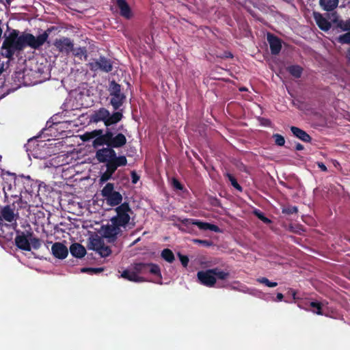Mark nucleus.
Masks as SVG:
<instances>
[{
	"mask_svg": "<svg viewBox=\"0 0 350 350\" xmlns=\"http://www.w3.org/2000/svg\"><path fill=\"white\" fill-rule=\"evenodd\" d=\"M115 211L117 215L111 219V223L123 227L126 226L131 219L129 213H132L129 203L127 202L122 203L116 208Z\"/></svg>",
	"mask_w": 350,
	"mask_h": 350,
	"instance_id": "39448f33",
	"label": "nucleus"
},
{
	"mask_svg": "<svg viewBox=\"0 0 350 350\" xmlns=\"http://www.w3.org/2000/svg\"><path fill=\"white\" fill-rule=\"evenodd\" d=\"M225 176L228 178V180L230 182L232 187H234L236 189L239 191H243L242 187L238 183L236 178L230 173H226Z\"/></svg>",
	"mask_w": 350,
	"mask_h": 350,
	"instance_id": "2f4dec72",
	"label": "nucleus"
},
{
	"mask_svg": "<svg viewBox=\"0 0 350 350\" xmlns=\"http://www.w3.org/2000/svg\"><path fill=\"white\" fill-rule=\"evenodd\" d=\"M133 269L137 271V275L140 274H146L148 273L152 274L155 276H157L159 278V281L157 282L158 284H162V275L161 272L160 267L154 263H144V262H139L135 263L133 266Z\"/></svg>",
	"mask_w": 350,
	"mask_h": 350,
	"instance_id": "0eeeda50",
	"label": "nucleus"
},
{
	"mask_svg": "<svg viewBox=\"0 0 350 350\" xmlns=\"http://www.w3.org/2000/svg\"><path fill=\"white\" fill-rule=\"evenodd\" d=\"M89 67L92 71L100 70L105 72H109L113 69L111 60L104 56H100L98 59L90 62Z\"/></svg>",
	"mask_w": 350,
	"mask_h": 350,
	"instance_id": "1a4fd4ad",
	"label": "nucleus"
},
{
	"mask_svg": "<svg viewBox=\"0 0 350 350\" xmlns=\"http://www.w3.org/2000/svg\"><path fill=\"white\" fill-rule=\"evenodd\" d=\"M30 245L35 250H38L41 246V241L40 239L37 237L30 238Z\"/></svg>",
	"mask_w": 350,
	"mask_h": 350,
	"instance_id": "a19ab883",
	"label": "nucleus"
},
{
	"mask_svg": "<svg viewBox=\"0 0 350 350\" xmlns=\"http://www.w3.org/2000/svg\"><path fill=\"white\" fill-rule=\"evenodd\" d=\"M214 271V276L215 277V280L217 281V279L220 280H228L230 276V273L229 271L221 270L219 268H213Z\"/></svg>",
	"mask_w": 350,
	"mask_h": 350,
	"instance_id": "cd10ccee",
	"label": "nucleus"
},
{
	"mask_svg": "<svg viewBox=\"0 0 350 350\" xmlns=\"http://www.w3.org/2000/svg\"><path fill=\"white\" fill-rule=\"evenodd\" d=\"M256 215L264 223H265V224L271 223V220L269 218L266 217L262 213H258L256 211Z\"/></svg>",
	"mask_w": 350,
	"mask_h": 350,
	"instance_id": "a18cd8bd",
	"label": "nucleus"
},
{
	"mask_svg": "<svg viewBox=\"0 0 350 350\" xmlns=\"http://www.w3.org/2000/svg\"><path fill=\"white\" fill-rule=\"evenodd\" d=\"M283 298H284V295H283V294H282V293H278L277 294L276 301H282Z\"/></svg>",
	"mask_w": 350,
	"mask_h": 350,
	"instance_id": "09e8293b",
	"label": "nucleus"
},
{
	"mask_svg": "<svg viewBox=\"0 0 350 350\" xmlns=\"http://www.w3.org/2000/svg\"><path fill=\"white\" fill-rule=\"evenodd\" d=\"M33 233L32 231L29 230L26 232L25 236L27 237V239L30 241V238H33Z\"/></svg>",
	"mask_w": 350,
	"mask_h": 350,
	"instance_id": "8fccbe9b",
	"label": "nucleus"
},
{
	"mask_svg": "<svg viewBox=\"0 0 350 350\" xmlns=\"http://www.w3.org/2000/svg\"><path fill=\"white\" fill-rule=\"evenodd\" d=\"M178 256L180 259V261L182 265L184 267H187L188 266L189 261L188 256H185V255H183L180 252L178 253Z\"/></svg>",
	"mask_w": 350,
	"mask_h": 350,
	"instance_id": "79ce46f5",
	"label": "nucleus"
},
{
	"mask_svg": "<svg viewBox=\"0 0 350 350\" xmlns=\"http://www.w3.org/2000/svg\"><path fill=\"white\" fill-rule=\"evenodd\" d=\"M193 241L206 247L213 245V241L210 240L194 239Z\"/></svg>",
	"mask_w": 350,
	"mask_h": 350,
	"instance_id": "37998d69",
	"label": "nucleus"
},
{
	"mask_svg": "<svg viewBox=\"0 0 350 350\" xmlns=\"http://www.w3.org/2000/svg\"><path fill=\"white\" fill-rule=\"evenodd\" d=\"M161 256L169 263H172L175 260L173 252L168 248H165L161 251Z\"/></svg>",
	"mask_w": 350,
	"mask_h": 350,
	"instance_id": "c85d7f7f",
	"label": "nucleus"
},
{
	"mask_svg": "<svg viewBox=\"0 0 350 350\" xmlns=\"http://www.w3.org/2000/svg\"><path fill=\"white\" fill-rule=\"evenodd\" d=\"M292 293H293L292 295H293V298L295 299V294H296L295 291H292Z\"/></svg>",
	"mask_w": 350,
	"mask_h": 350,
	"instance_id": "864d4df0",
	"label": "nucleus"
},
{
	"mask_svg": "<svg viewBox=\"0 0 350 350\" xmlns=\"http://www.w3.org/2000/svg\"><path fill=\"white\" fill-rule=\"evenodd\" d=\"M303 70V68L299 65H292L286 68V70L288 72V73L297 79L301 77Z\"/></svg>",
	"mask_w": 350,
	"mask_h": 350,
	"instance_id": "bb28decb",
	"label": "nucleus"
},
{
	"mask_svg": "<svg viewBox=\"0 0 350 350\" xmlns=\"http://www.w3.org/2000/svg\"><path fill=\"white\" fill-rule=\"evenodd\" d=\"M4 70V64L3 63L0 64V75Z\"/></svg>",
	"mask_w": 350,
	"mask_h": 350,
	"instance_id": "603ef678",
	"label": "nucleus"
},
{
	"mask_svg": "<svg viewBox=\"0 0 350 350\" xmlns=\"http://www.w3.org/2000/svg\"><path fill=\"white\" fill-rule=\"evenodd\" d=\"M50 31V29H47L43 33L35 37L29 33H23L19 35L18 30L12 29L3 40L1 49L4 51L1 54L4 57L11 59L16 51H21L27 46L37 49L47 40Z\"/></svg>",
	"mask_w": 350,
	"mask_h": 350,
	"instance_id": "f257e3e1",
	"label": "nucleus"
},
{
	"mask_svg": "<svg viewBox=\"0 0 350 350\" xmlns=\"http://www.w3.org/2000/svg\"><path fill=\"white\" fill-rule=\"evenodd\" d=\"M267 42L270 46L271 53L277 55L282 49V40L273 33H268L267 36Z\"/></svg>",
	"mask_w": 350,
	"mask_h": 350,
	"instance_id": "2eb2a0df",
	"label": "nucleus"
},
{
	"mask_svg": "<svg viewBox=\"0 0 350 350\" xmlns=\"http://www.w3.org/2000/svg\"><path fill=\"white\" fill-rule=\"evenodd\" d=\"M172 185L174 187L178 190H183V185L180 183L179 180H178L176 178H174L172 180Z\"/></svg>",
	"mask_w": 350,
	"mask_h": 350,
	"instance_id": "49530a36",
	"label": "nucleus"
},
{
	"mask_svg": "<svg viewBox=\"0 0 350 350\" xmlns=\"http://www.w3.org/2000/svg\"><path fill=\"white\" fill-rule=\"evenodd\" d=\"M319 5L323 10L331 12L337 8L338 0H319Z\"/></svg>",
	"mask_w": 350,
	"mask_h": 350,
	"instance_id": "393cba45",
	"label": "nucleus"
},
{
	"mask_svg": "<svg viewBox=\"0 0 350 350\" xmlns=\"http://www.w3.org/2000/svg\"><path fill=\"white\" fill-rule=\"evenodd\" d=\"M53 255L59 259H64L68 254V248L62 243L56 242L51 247Z\"/></svg>",
	"mask_w": 350,
	"mask_h": 350,
	"instance_id": "dca6fc26",
	"label": "nucleus"
},
{
	"mask_svg": "<svg viewBox=\"0 0 350 350\" xmlns=\"http://www.w3.org/2000/svg\"><path fill=\"white\" fill-rule=\"evenodd\" d=\"M54 46L59 52L69 54L73 51L74 44L69 38L63 37L56 39L54 42Z\"/></svg>",
	"mask_w": 350,
	"mask_h": 350,
	"instance_id": "ddd939ff",
	"label": "nucleus"
},
{
	"mask_svg": "<svg viewBox=\"0 0 350 350\" xmlns=\"http://www.w3.org/2000/svg\"><path fill=\"white\" fill-rule=\"evenodd\" d=\"M101 257H107L111 253V250L105 244L97 252Z\"/></svg>",
	"mask_w": 350,
	"mask_h": 350,
	"instance_id": "e433bc0d",
	"label": "nucleus"
},
{
	"mask_svg": "<svg viewBox=\"0 0 350 350\" xmlns=\"http://www.w3.org/2000/svg\"><path fill=\"white\" fill-rule=\"evenodd\" d=\"M291 131L293 133V135L303 141L304 142H310L312 140V137L308 135L305 131L295 126H291Z\"/></svg>",
	"mask_w": 350,
	"mask_h": 350,
	"instance_id": "412c9836",
	"label": "nucleus"
},
{
	"mask_svg": "<svg viewBox=\"0 0 350 350\" xmlns=\"http://www.w3.org/2000/svg\"><path fill=\"white\" fill-rule=\"evenodd\" d=\"M121 277L129 281L134 282H142L146 281L144 278L139 276L137 273V271L134 269L133 271L128 269L123 271L121 274Z\"/></svg>",
	"mask_w": 350,
	"mask_h": 350,
	"instance_id": "aec40b11",
	"label": "nucleus"
},
{
	"mask_svg": "<svg viewBox=\"0 0 350 350\" xmlns=\"http://www.w3.org/2000/svg\"><path fill=\"white\" fill-rule=\"evenodd\" d=\"M213 269L205 271H199L197 273V278L199 282L207 287H213L216 284L215 277L214 276Z\"/></svg>",
	"mask_w": 350,
	"mask_h": 350,
	"instance_id": "9d476101",
	"label": "nucleus"
},
{
	"mask_svg": "<svg viewBox=\"0 0 350 350\" xmlns=\"http://www.w3.org/2000/svg\"><path fill=\"white\" fill-rule=\"evenodd\" d=\"M337 40L340 44H350V31L339 36Z\"/></svg>",
	"mask_w": 350,
	"mask_h": 350,
	"instance_id": "58836bf2",
	"label": "nucleus"
},
{
	"mask_svg": "<svg viewBox=\"0 0 350 350\" xmlns=\"http://www.w3.org/2000/svg\"><path fill=\"white\" fill-rule=\"evenodd\" d=\"M304 147L302 144H301L300 143H297L296 145H295V149L296 150H304Z\"/></svg>",
	"mask_w": 350,
	"mask_h": 350,
	"instance_id": "3c124183",
	"label": "nucleus"
},
{
	"mask_svg": "<svg viewBox=\"0 0 350 350\" xmlns=\"http://www.w3.org/2000/svg\"><path fill=\"white\" fill-rule=\"evenodd\" d=\"M108 116H109V110L104 107H101L94 112L92 115V120L94 122H103L105 125V122H107Z\"/></svg>",
	"mask_w": 350,
	"mask_h": 350,
	"instance_id": "6ab92c4d",
	"label": "nucleus"
},
{
	"mask_svg": "<svg viewBox=\"0 0 350 350\" xmlns=\"http://www.w3.org/2000/svg\"><path fill=\"white\" fill-rule=\"evenodd\" d=\"M286 3H290L293 0H283Z\"/></svg>",
	"mask_w": 350,
	"mask_h": 350,
	"instance_id": "5fc2aeb1",
	"label": "nucleus"
},
{
	"mask_svg": "<svg viewBox=\"0 0 350 350\" xmlns=\"http://www.w3.org/2000/svg\"><path fill=\"white\" fill-rule=\"evenodd\" d=\"M116 5L120 10V14L126 19L133 16L131 9L126 0H116Z\"/></svg>",
	"mask_w": 350,
	"mask_h": 350,
	"instance_id": "a211bd4d",
	"label": "nucleus"
},
{
	"mask_svg": "<svg viewBox=\"0 0 350 350\" xmlns=\"http://www.w3.org/2000/svg\"><path fill=\"white\" fill-rule=\"evenodd\" d=\"M75 57L81 58L82 56L87 57V50L85 47H79L76 49L73 48L72 51Z\"/></svg>",
	"mask_w": 350,
	"mask_h": 350,
	"instance_id": "4c0bfd02",
	"label": "nucleus"
},
{
	"mask_svg": "<svg viewBox=\"0 0 350 350\" xmlns=\"http://www.w3.org/2000/svg\"><path fill=\"white\" fill-rule=\"evenodd\" d=\"M103 131L102 129H96L91 132H86L82 136V139L83 141H88L90 139H96L100 136L103 135Z\"/></svg>",
	"mask_w": 350,
	"mask_h": 350,
	"instance_id": "a878e982",
	"label": "nucleus"
},
{
	"mask_svg": "<svg viewBox=\"0 0 350 350\" xmlns=\"http://www.w3.org/2000/svg\"><path fill=\"white\" fill-rule=\"evenodd\" d=\"M313 17L320 29L324 31H327L330 29L332 27L330 22L321 13L318 12H314Z\"/></svg>",
	"mask_w": 350,
	"mask_h": 350,
	"instance_id": "f3484780",
	"label": "nucleus"
},
{
	"mask_svg": "<svg viewBox=\"0 0 350 350\" xmlns=\"http://www.w3.org/2000/svg\"><path fill=\"white\" fill-rule=\"evenodd\" d=\"M71 254L78 258L83 257L86 254L85 248L80 243H73L70 247Z\"/></svg>",
	"mask_w": 350,
	"mask_h": 350,
	"instance_id": "4be33fe9",
	"label": "nucleus"
},
{
	"mask_svg": "<svg viewBox=\"0 0 350 350\" xmlns=\"http://www.w3.org/2000/svg\"><path fill=\"white\" fill-rule=\"evenodd\" d=\"M317 166L320 168V170L321 171L325 172L327 171V168L323 163L317 162Z\"/></svg>",
	"mask_w": 350,
	"mask_h": 350,
	"instance_id": "de8ad7c7",
	"label": "nucleus"
},
{
	"mask_svg": "<svg viewBox=\"0 0 350 350\" xmlns=\"http://www.w3.org/2000/svg\"><path fill=\"white\" fill-rule=\"evenodd\" d=\"M108 90L109 95L111 96L110 104L112 105L113 110L117 111L124 104L126 96L121 92V85L113 80L109 83Z\"/></svg>",
	"mask_w": 350,
	"mask_h": 350,
	"instance_id": "20e7f679",
	"label": "nucleus"
},
{
	"mask_svg": "<svg viewBox=\"0 0 350 350\" xmlns=\"http://www.w3.org/2000/svg\"><path fill=\"white\" fill-rule=\"evenodd\" d=\"M178 220L180 221L185 226L193 224L197 226L200 230H209L215 232H220V228L217 225L212 224L208 222H204L198 219L185 218L183 219H178Z\"/></svg>",
	"mask_w": 350,
	"mask_h": 350,
	"instance_id": "9b49d317",
	"label": "nucleus"
},
{
	"mask_svg": "<svg viewBox=\"0 0 350 350\" xmlns=\"http://www.w3.org/2000/svg\"><path fill=\"white\" fill-rule=\"evenodd\" d=\"M16 232L17 235L14 239L16 247L21 250L27 252L31 251V246L30 245L29 240L27 239V237L25 236V233L19 230H17Z\"/></svg>",
	"mask_w": 350,
	"mask_h": 350,
	"instance_id": "4468645a",
	"label": "nucleus"
},
{
	"mask_svg": "<svg viewBox=\"0 0 350 350\" xmlns=\"http://www.w3.org/2000/svg\"><path fill=\"white\" fill-rule=\"evenodd\" d=\"M127 142L126 136L122 133H114L111 129L107 128L103 135L93 140L92 146L96 148L98 146L106 145L107 147L98 149L96 152V158H101L100 160L106 161L107 158L113 159H122L127 163V159L124 155L117 156L115 148H120L126 145Z\"/></svg>",
	"mask_w": 350,
	"mask_h": 350,
	"instance_id": "f03ea898",
	"label": "nucleus"
},
{
	"mask_svg": "<svg viewBox=\"0 0 350 350\" xmlns=\"http://www.w3.org/2000/svg\"><path fill=\"white\" fill-rule=\"evenodd\" d=\"M123 118V113L122 111H114L112 114L109 113L107 117V122H105V126L107 129L113 124L119 122Z\"/></svg>",
	"mask_w": 350,
	"mask_h": 350,
	"instance_id": "b1692460",
	"label": "nucleus"
},
{
	"mask_svg": "<svg viewBox=\"0 0 350 350\" xmlns=\"http://www.w3.org/2000/svg\"><path fill=\"white\" fill-rule=\"evenodd\" d=\"M12 0H5L6 3L10 5Z\"/></svg>",
	"mask_w": 350,
	"mask_h": 350,
	"instance_id": "6e6d98bb",
	"label": "nucleus"
},
{
	"mask_svg": "<svg viewBox=\"0 0 350 350\" xmlns=\"http://www.w3.org/2000/svg\"><path fill=\"white\" fill-rule=\"evenodd\" d=\"M15 207H11L10 205H5L0 208V226H3V221L10 224H14L16 226V221L18 217V213H14Z\"/></svg>",
	"mask_w": 350,
	"mask_h": 350,
	"instance_id": "6e6552de",
	"label": "nucleus"
},
{
	"mask_svg": "<svg viewBox=\"0 0 350 350\" xmlns=\"http://www.w3.org/2000/svg\"><path fill=\"white\" fill-rule=\"evenodd\" d=\"M258 283L263 284L268 287H275L278 286V283L275 282H271L267 278L262 277L256 279Z\"/></svg>",
	"mask_w": 350,
	"mask_h": 350,
	"instance_id": "f704fd0d",
	"label": "nucleus"
},
{
	"mask_svg": "<svg viewBox=\"0 0 350 350\" xmlns=\"http://www.w3.org/2000/svg\"><path fill=\"white\" fill-rule=\"evenodd\" d=\"M101 195L110 206H116L122 204V194L114 190V184L108 183L101 190Z\"/></svg>",
	"mask_w": 350,
	"mask_h": 350,
	"instance_id": "423d86ee",
	"label": "nucleus"
},
{
	"mask_svg": "<svg viewBox=\"0 0 350 350\" xmlns=\"http://www.w3.org/2000/svg\"><path fill=\"white\" fill-rule=\"evenodd\" d=\"M81 272L83 273H88L90 274H97L100 273L104 271V268L98 267V268H92V267H84L81 269Z\"/></svg>",
	"mask_w": 350,
	"mask_h": 350,
	"instance_id": "c9c22d12",
	"label": "nucleus"
},
{
	"mask_svg": "<svg viewBox=\"0 0 350 350\" xmlns=\"http://www.w3.org/2000/svg\"><path fill=\"white\" fill-rule=\"evenodd\" d=\"M1 176L5 183L8 185V190H10L12 188V183H14V185H16L17 176L15 173L3 170L1 171Z\"/></svg>",
	"mask_w": 350,
	"mask_h": 350,
	"instance_id": "5701e85b",
	"label": "nucleus"
},
{
	"mask_svg": "<svg viewBox=\"0 0 350 350\" xmlns=\"http://www.w3.org/2000/svg\"><path fill=\"white\" fill-rule=\"evenodd\" d=\"M273 138L274 139L275 144L277 146H282L284 145V144H285V139L280 134H278V133L273 134Z\"/></svg>",
	"mask_w": 350,
	"mask_h": 350,
	"instance_id": "ea45409f",
	"label": "nucleus"
},
{
	"mask_svg": "<svg viewBox=\"0 0 350 350\" xmlns=\"http://www.w3.org/2000/svg\"><path fill=\"white\" fill-rule=\"evenodd\" d=\"M337 27L343 31H350V18L347 20H340L337 23Z\"/></svg>",
	"mask_w": 350,
	"mask_h": 350,
	"instance_id": "72a5a7b5",
	"label": "nucleus"
},
{
	"mask_svg": "<svg viewBox=\"0 0 350 350\" xmlns=\"http://www.w3.org/2000/svg\"><path fill=\"white\" fill-rule=\"evenodd\" d=\"M240 90L241 91H243V90H245V88H241V89H240Z\"/></svg>",
	"mask_w": 350,
	"mask_h": 350,
	"instance_id": "4d7b16f0",
	"label": "nucleus"
},
{
	"mask_svg": "<svg viewBox=\"0 0 350 350\" xmlns=\"http://www.w3.org/2000/svg\"><path fill=\"white\" fill-rule=\"evenodd\" d=\"M310 306L312 308V312L319 315H323V312L322 311V304L319 301H311L310 303Z\"/></svg>",
	"mask_w": 350,
	"mask_h": 350,
	"instance_id": "7c9ffc66",
	"label": "nucleus"
},
{
	"mask_svg": "<svg viewBox=\"0 0 350 350\" xmlns=\"http://www.w3.org/2000/svg\"><path fill=\"white\" fill-rule=\"evenodd\" d=\"M100 157L96 158L99 163H105L106 170L100 177V184H103L110 180L118 167H124L127 165V163L124 162L121 159H113L107 158L106 161L100 160Z\"/></svg>",
	"mask_w": 350,
	"mask_h": 350,
	"instance_id": "7ed1b4c3",
	"label": "nucleus"
},
{
	"mask_svg": "<svg viewBox=\"0 0 350 350\" xmlns=\"http://www.w3.org/2000/svg\"><path fill=\"white\" fill-rule=\"evenodd\" d=\"M120 226L111 223V225L103 226L101 234L104 238L108 239V242L113 243L117 239V236L121 233Z\"/></svg>",
	"mask_w": 350,
	"mask_h": 350,
	"instance_id": "f8f14e48",
	"label": "nucleus"
},
{
	"mask_svg": "<svg viewBox=\"0 0 350 350\" xmlns=\"http://www.w3.org/2000/svg\"><path fill=\"white\" fill-rule=\"evenodd\" d=\"M131 182L133 184H136L140 178V176L134 170L131 171Z\"/></svg>",
	"mask_w": 350,
	"mask_h": 350,
	"instance_id": "c03bdc74",
	"label": "nucleus"
},
{
	"mask_svg": "<svg viewBox=\"0 0 350 350\" xmlns=\"http://www.w3.org/2000/svg\"><path fill=\"white\" fill-rule=\"evenodd\" d=\"M104 241L102 238H95L93 239L90 242V246L89 249L93 250L96 252L98 250L104 245Z\"/></svg>",
	"mask_w": 350,
	"mask_h": 350,
	"instance_id": "c756f323",
	"label": "nucleus"
},
{
	"mask_svg": "<svg viewBox=\"0 0 350 350\" xmlns=\"http://www.w3.org/2000/svg\"><path fill=\"white\" fill-rule=\"evenodd\" d=\"M298 212V208L296 206H284L282 208V213L284 215H290L296 214Z\"/></svg>",
	"mask_w": 350,
	"mask_h": 350,
	"instance_id": "473e14b6",
	"label": "nucleus"
}]
</instances>
